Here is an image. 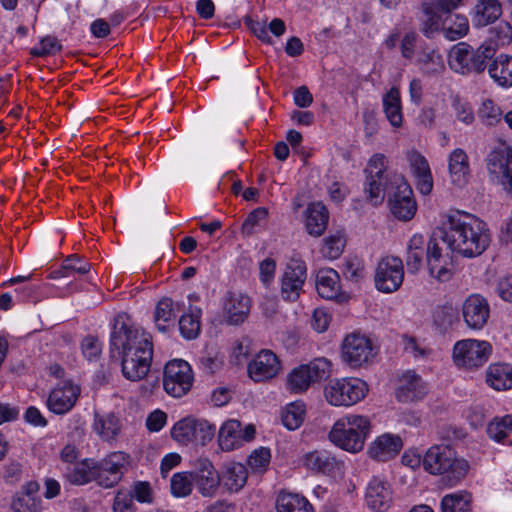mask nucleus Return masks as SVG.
I'll return each mask as SVG.
<instances>
[{
	"label": "nucleus",
	"instance_id": "1",
	"mask_svg": "<svg viewBox=\"0 0 512 512\" xmlns=\"http://www.w3.org/2000/svg\"><path fill=\"white\" fill-rule=\"evenodd\" d=\"M365 173L364 191L370 203L381 204L387 194L390 211L397 219L409 221L414 217L417 205L413 191L401 174L387 172L385 155H373Z\"/></svg>",
	"mask_w": 512,
	"mask_h": 512
},
{
	"label": "nucleus",
	"instance_id": "2",
	"mask_svg": "<svg viewBox=\"0 0 512 512\" xmlns=\"http://www.w3.org/2000/svg\"><path fill=\"white\" fill-rule=\"evenodd\" d=\"M110 353L112 357L121 358L126 379L139 381L150 370L153 344L144 331L117 319L110 335Z\"/></svg>",
	"mask_w": 512,
	"mask_h": 512
},
{
	"label": "nucleus",
	"instance_id": "3",
	"mask_svg": "<svg viewBox=\"0 0 512 512\" xmlns=\"http://www.w3.org/2000/svg\"><path fill=\"white\" fill-rule=\"evenodd\" d=\"M441 239L451 251L463 257L474 258L488 248L491 233L480 218L456 211L448 216L447 227L441 231Z\"/></svg>",
	"mask_w": 512,
	"mask_h": 512
},
{
	"label": "nucleus",
	"instance_id": "4",
	"mask_svg": "<svg viewBox=\"0 0 512 512\" xmlns=\"http://www.w3.org/2000/svg\"><path fill=\"white\" fill-rule=\"evenodd\" d=\"M423 467L434 475L446 474L442 481L454 486L466 476L469 464L464 459L456 458L454 450L449 446L434 445L426 452Z\"/></svg>",
	"mask_w": 512,
	"mask_h": 512
},
{
	"label": "nucleus",
	"instance_id": "5",
	"mask_svg": "<svg viewBox=\"0 0 512 512\" xmlns=\"http://www.w3.org/2000/svg\"><path fill=\"white\" fill-rule=\"evenodd\" d=\"M370 430L371 422L367 416L350 414L334 423L329 440L343 450L356 453L363 449Z\"/></svg>",
	"mask_w": 512,
	"mask_h": 512
},
{
	"label": "nucleus",
	"instance_id": "6",
	"mask_svg": "<svg viewBox=\"0 0 512 512\" xmlns=\"http://www.w3.org/2000/svg\"><path fill=\"white\" fill-rule=\"evenodd\" d=\"M496 46V44L489 41L473 48L465 42H459L450 50L449 66L460 74L482 73L487 67V61L495 55Z\"/></svg>",
	"mask_w": 512,
	"mask_h": 512
},
{
	"label": "nucleus",
	"instance_id": "7",
	"mask_svg": "<svg viewBox=\"0 0 512 512\" xmlns=\"http://www.w3.org/2000/svg\"><path fill=\"white\" fill-rule=\"evenodd\" d=\"M368 393V385L359 378H342L330 381L324 395L327 402L333 406H352Z\"/></svg>",
	"mask_w": 512,
	"mask_h": 512
},
{
	"label": "nucleus",
	"instance_id": "8",
	"mask_svg": "<svg viewBox=\"0 0 512 512\" xmlns=\"http://www.w3.org/2000/svg\"><path fill=\"white\" fill-rule=\"evenodd\" d=\"M330 362L325 358H316L308 364L295 367L287 375L286 389L294 394H301L312 383L321 381L330 375Z\"/></svg>",
	"mask_w": 512,
	"mask_h": 512
},
{
	"label": "nucleus",
	"instance_id": "9",
	"mask_svg": "<svg viewBox=\"0 0 512 512\" xmlns=\"http://www.w3.org/2000/svg\"><path fill=\"white\" fill-rule=\"evenodd\" d=\"M376 347L371 339L360 333L347 335L342 343V359L352 368L370 364L376 356Z\"/></svg>",
	"mask_w": 512,
	"mask_h": 512
},
{
	"label": "nucleus",
	"instance_id": "10",
	"mask_svg": "<svg viewBox=\"0 0 512 512\" xmlns=\"http://www.w3.org/2000/svg\"><path fill=\"white\" fill-rule=\"evenodd\" d=\"M492 347L487 341L465 339L456 342L453 360L459 367L474 369L483 366L489 359Z\"/></svg>",
	"mask_w": 512,
	"mask_h": 512
},
{
	"label": "nucleus",
	"instance_id": "11",
	"mask_svg": "<svg viewBox=\"0 0 512 512\" xmlns=\"http://www.w3.org/2000/svg\"><path fill=\"white\" fill-rule=\"evenodd\" d=\"M193 383V372L191 366L182 359L169 361L164 368L163 387L165 391L180 398L188 393Z\"/></svg>",
	"mask_w": 512,
	"mask_h": 512
},
{
	"label": "nucleus",
	"instance_id": "12",
	"mask_svg": "<svg viewBox=\"0 0 512 512\" xmlns=\"http://www.w3.org/2000/svg\"><path fill=\"white\" fill-rule=\"evenodd\" d=\"M486 166L491 179L512 196V147L494 148L487 155Z\"/></svg>",
	"mask_w": 512,
	"mask_h": 512
},
{
	"label": "nucleus",
	"instance_id": "13",
	"mask_svg": "<svg viewBox=\"0 0 512 512\" xmlns=\"http://www.w3.org/2000/svg\"><path fill=\"white\" fill-rule=\"evenodd\" d=\"M404 280L403 261L399 257L386 256L376 267L374 282L377 290L383 293L397 291Z\"/></svg>",
	"mask_w": 512,
	"mask_h": 512
},
{
	"label": "nucleus",
	"instance_id": "14",
	"mask_svg": "<svg viewBox=\"0 0 512 512\" xmlns=\"http://www.w3.org/2000/svg\"><path fill=\"white\" fill-rule=\"evenodd\" d=\"M129 464V456L123 452L110 454L99 463L94 462V474L97 484L104 488L117 485Z\"/></svg>",
	"mask_w": 512,
	"mask_h": 512
},
{
	"label": "nucleus",
	"instance_id": "15",
	"mask_svg": "<svg viewBox=\"0 0 512 512\" xmlns=\"http://www.w3.org/2000/svg\"><path fill=\"white\" fill-rule=\"evenodd\" d=\"M190 477L197 491L203 497L212 498L216 496L220 488L221 478L208 458L200 457L194 461Z\"/></svg>",
	"mask_w": 512,
	"mask_h": 512
},
{
	"label": "nucleus",
	"instance_id": "16",
	"mask_svg": "<svg viewBox=\"0 0 512 512\" xmlns=\"http://www.w3.org/2000/svg\"><path fill=\"white\" fill-rule=\"evenodd\" d=\"M307 278V267L300 259H291L283 272L281 278V296L285 301H296Z\"/></svg>",
	"mask_w": 512,
	"mask_h": 512
},
{
	"label": "nucleus",
	"instance_id": "17",
	"mask_svg": "<svg viewBox=\"0 0 512 512\" xmlns=\"http://www.w3.org/2000/svg\"><path fill=\"white\" fill-rule=\"evenodd\" d=\"M81 393L78 385L71 381H64L51 390L47 398V408L54 414L63 415L69 412L76 404Z\"/></svg>",
	"mask_w": 512,
	"mask_h": 512
},
{
	"label": "nucleus",
	"instance_id": "18",
	"mask_svg": "<svg viewBox=\"0 0 512 512\" xmlns=\"http://www.w3.org/2000/svg\"><path fill=\"white\" fill-rule=\"evenodd\" d=\"M304 465L311 471L336 477L343 474L344 463L327 450H314L305 455Z\"/></svg>",
	"mask_w": 512,
	"mask_h": 512
},
{
	"label": "nucleus",
	"instance_id": "19",
	"mask_svg": "<svg viewBox=\"0 0 512 512\" xmlns=\"http://www.w3.org/2000/svg\"><path fill=\"white\" fill-rule=\"evenodd\" d=\"M462 313L464 321L469 328L480 330L489 319L490 307L484 297L473 294L464 301Z\"/></svg>",
	"mask_w": 512,
	"mask_h": 512
},
{
	"label": "nucleus",
	"instance_id": "20",
	"mask_svg": "<svg viewBox=\"0 0 512 512\" xmlns=\"http://www.w3.org/2000/svg\"><path fill=\"white\" fill-rule=\"evenodd\" d=\"M280 370L278 357L270 350H262L248 365L249 376L256 382L271 379Z\"/></svg>",
	"mask_w": 512,
	"mask_h": 512
},
{
	"label": "nucleus",
	"instance_id": "21",
	"mask_svg": "<svg viewBox=\"0 0 512 512\" xmlns=\"http://www.w3.org/2000/svg\"><path fill=\"white\" fill-rule=\"evenodd\" d=\"M365 501L367 506L376 512L386 511L392 503L390 484L378 477L371 479L366 488Z\"/></svg>",
	"mask_w": 512,
	"mask_h": 512
},
{
	"label": "nucleus",
	"instance_id": "22",
	"mask_svg": "<svg viewBox=\"0 0 512 512\" xmlns=\"http://www.w3.org/2000/svg\"><path fill=\"white\" fill-rule=\"evenodd\" d=\"M250 298L242 293L229 292L224 303L225 321L229 325H240L250 312Z\"/></svg>",
	"mask_w": 512,
	"mask_h": 512
},
{
	"label": "nucleus",
	"instance_id": "23",
	"mask_svg": "<svg viewBox=\"0 0 512 512\" xmlns=\"http://www.w3.org/2000/svg\"><path fill=\"white\" fill-rule=\"evenodd\" d=\"M426 393V387L419 375L414 371L405 372L399 379L396 397L400 402H412L421 399Z\"/></svg>",
	"mask_w": 512,
	"mask_h": 512
},
{
	"label": "nucleus",
	"instance_id": "24",
	"mask_svg": "<svg viewBox=\"0 0 512 512\" xmlns=\"http://www.w3.org/2000/svg\"><path fill=\"white\" fill-rule=\"evenodd\" d=\"M502 15V5L499 0H477L471 13L473 26L485 27L494 23Z\"/></svg>",
	"mask_w": 512,
	"mask_h": 512
},
{
	"label": "nucleus",
	"instance_id": "25",
	"mask_svg": "<svg viewBox=\"0 0 512 512\" xmlns=\"http://www.w3.org/2000/svg\"><path fill=\"white\" fill-rule=\"evenodd\" d=\"M442 249L436 239H430L426 243V260L429 273L439 281H447L451 278V271L446 267V260L442 256Z\"/></svg>",
	"mask_w": 512,
	"mask_h": 512
},
{
	"label": "nucleus",
	"instance_id": "26",
	"mask_svg": "<svg viewBox=\"0 0 512 512\" xmlns=\"http://www.w3.org/2000/svg\"><path fill=\"white\" fill-rule=\"evenodd\" d=\"M402 440L399 436L383 434L369 447V455L377 461H387L396 456L402 448Z\"/></svg>",
	"mask_w": 512,
	"mask_h": 512
},
{
	"label": "nucleus",
	"instance_id": "27",
	"mask_svg": "<svg viewBox=\"0 0 512 512\" xmlns=\"http://www.w3.org/2000/svg\"><path fill=\"white\" fill-rule=\"evenodd\" d=\"M431 321L439 334H446L459 323V312L452 304L436 306L431 312Z\"/></svg>",
	"mask_w": 512,
	"mask_h": 512
},
{
	"label": "nucleus",
	"instance_id": "28",
	"mask_svg": "<svg viewBox=\"0 0 512 512\" xmlns=\"http://www.w3.org/2000/svg\"><path fill=\"white\" fill-rule=\"evenodd\" d=\"M316 289L322 298L335 299L341 291L338 272L332 268L320 269L316 275Z\"/></svg>",
	"mask_w": 512,
	"mask_h": 512
},
{
	"label": "nucleus",
	"instance_id": "29",
	"mask_svg": "<svg viewBox=\"0 0 512 512\" xmlns=\"http://www.w3.org/2000/svg\"><path fill=\"white\" fill-rule=\"evenodd\" d=\"M449 174L451 182L463 187L469 179L470 168L466 152L460 148L453 150L449 156Z\"/></svg>",
	"mask_w": 512,
	"mask_h": 512
},
{
	"label": "nucleus",
	"instance_id": "30",
	"mask_svg": "<svg viewBox=\"0 0 512 512\" xmlns=\"http://www.w3.org/2000/svg\"><path fill=\"white\" fill-rule=\"evenodd\" d=\"M329 213L326 207L320 203H312L306 209V229L315 237L321 236L328 224Z\"/></svg>",
	"mask_w": 512,
	"mask_h": 512
},
{
	"label": "nucleus",
	"instance_id": "31",
	"mask_svg": "<svg viewBox=\"0 0 512 512\" xmlns=\"http://www.w3.org/2000/svg\"><path fill=\"white\" fill-rule=\"evenodd\" d=\"M490 77L502 87H512V56L500 54L488 67Z\"/></svg>",
	"mask_w": 512,
	"mask_h": 512
},
{
	"label": "nucleus",
	"instance_id": "32",
	"mask_svg": "<svg viewBox=\"0 0 512 512\" xmlns=\"http://www.w3.org/2000/svg\"><path fill=\"white\" fill-rule=\"evenodd\" d=\"M423 19L421 23V32L428 38L436 32L443 30L444 14L433 6L430 0H424L422 3Z\"/></svg>",
	"mask_w": 512,
	"mask_h": 512
},
{
	"label": "nucleus",
	"instance_id": "33",
	"mask_svg": "<svg viewBox=\"0 0 512 512\" xmlns=\"http://www.w3.org/2000/svg\"><path fill=\"white\" fill-rule=\"evenodd\" d=\"M426 255V242L422 235H413L407 245L406 266L410 273H417Z\"/></svg>",
	"mask_w": 512,
	"mask_h": 512
},
{
	"label": "nucleus",
	"instance_id": "34",
	"mask_svg": "<svg viewBox=\"0 0 512 512\" xmlns=\"http://www.w3.org/2000/svg\"><path fill=\"white\" fill-rule=\"evenodd\" d=\"M241 423L238 420L226 421L219 430L218 442L223 451H232L242 446Z\"/></svg>",
	"mask_w": 512,
	"mask_h": 512
},
{
	"label": "nucleus",
	"instance_id": "35",
	"mask_svg": "<svg viewBox=\"0 0 512 512\" xmlns=\"http://www.w3.org/2000/svg\"><path fill=\"white\" fill-rule=\"evenodd\" d=\"M277 512H313L309 501L295 493L280 492L276 500Z\"/></svg>",
	"mask_w": 512,
	"mask_h": 512
},
{
	"label": "nucleus",
	"instance_id": "36",
	"mask_svg": "<svg viewBox=\"0 0 512 512\" xmlns=\"http://www.w3.org/2000/svg\"><path fill=\"white\" fill-rule=\"evenodd\" d=\"M487 383L495 390L512 388V367L508 364H493L487 370Z\"/></svg>",
	"mask_w": 512,
	"mask_h": 512
},
{
	"label": "nucleus",
	"instance_id": "37",
	"mask_svg": "<svg viewBox=\"0 0 512 512\" xmlns=\"http://www.w3.org/2000/svg\"><path fill=\"white\" fill-rule=\"evenodd\" d=\"M176 314L174 302L171 298L164 297L156 305L154 321L157 329L165 333L174 326Z\"/></svg>",
	"mask_w": 512,
	"mask_h": 512
},
{
	"label": "nucleus",
	"instance_id": "38",
	"mask_svg": "<svg viewBox=\"0 0 512 512\" xmlns=\"http://www.w3.org/2000/svg\"><path fill=\"white\" fill-rule=\"evenodd\" d=\"M383 108L387 119L394 127H400L402 124V107L400 92L396 87H392L383 96Z\"/></svg>",
	"mask_w": 512,
	"mask_h": 512
},
{
	"label": "nucleus",
	"instance_id": "39",
	"mask_svg": "<svg viewBox=\"0 0 512 512\" xmlns=\"http://www.w3.org/2000/svg\"><path fill=\"white\" fill-rule=\"evenodd\" d=\"M469 31V22L466 16L461 14L448 15L444 19L443 34L450 41L464 37Z\"/></svg>",
	"mask_w": 512,
	"mask_h": 512
},
{
	"label": "nucleus",
	"instance_id": "40",
	"mask_svg": "<svg viewBox=\"0 0 512 512\" xmlns=\"http://www.w3.org/2000/svg\"><path fill=\"white\" fill-rule=\"evenodd\" d=\"M471 494L467 491H459L445 495L441 500L442 512H470Z\"/></svg>",
	"mask_w": 512,
	"mask_h": 512
},
{
	"label": "nucleus",
	"instance_id": "41",
	"mask_svg": "<svg viewBox=\"0 0 512 512\" xmlns=\"http://www.w3.org/2000/svg\"><path fill=\"white\" fill-rule=\"evenodd\" d=\"M201 309L190 308L188 313L183 314L179 319V330L182 336L188 340L195 339L201 330Z\"/></svg>",
	"mask_w": 512,
	"mask_h": 512
},
{
	"label": "nucleus",
	"instance_id": "42",
	"mask_svg": "<svg viewBox=\"0 0 512 512\" xmlns=\"http://www.w3.org/2000/svg\"><path fill=\"white\" fill-rule=\"evenodd\" d=\"M66 479L75 485H83L95 481L94 462L88 459L74 466L65 473Z\"/></svg>",
	"mask_w": 512,
	"mask_h": 512
},
{
	"label": "nucleus",
	"instance_id": "43",
	"mask_svg": "<svg viewBox=\"0 0 512 512\" xmlns=\"http://www.w3.org/2000/svg\"><path fill=\"white\" fill-rule=\"evenodd\" d=\"M94 430L106 441L114 440L120 431L118 418L114 414L95 417Z\"/></svg>",
	"mask_w": 512,
	"mask_h": 512
},
{
	"label": "nucleus",
	"instance_id": "44",
	"mask_svg": "<svg viewBox=\"0 0 512 512\" xmlns=\"http://www.w3.org/2000/svg\"><path fill=\"white\" fill-rule=\"evenodd\" d=\"M248 472L241 463H231L225 472V484L230 491L238 492L247 482Z\"/></svg>",
	"mask_w": 512,
	"mask_h": 512
},
{
	"label": "nucleus",
	"instance_id": "45",
	"mask_svg": "<svg viewBox=\"0 0 512 512\" xmlns=\"http://www.w3.org/2000/svg\"><path fill=\"white\" fill-rule=\"evenodd\" d=\"M417 63L426 74H435L444 70V61L436 50L424 49L417 58Z\"/></svg>",
	"mask_w": 512,
	"mask_h": 512
},
{
	"label": "nucleus",
	"instance_id": "46",
	"mask_svg": "<svg viewBox=\"0 0 512 512\" xmlns=\"http://www.w3.org/2000/svg\"><path fill=\"white\" fill-rule=\"evenodd\" d=\"M90 270V264L81 260L77 255H70L67 257L61 268L53 272V278L57 277H70L73 273L81 275L86 274Z\"/></svg>",
	"mask_w": 512,
	"mask_h": 512
},
{
	"label": "nucleus",
	"instance_id": "47",
	"mask_svg": "<svg viewBox=\"0 0 512 512\" xmlns=\"http://www.w3.org/2000/svg\"><path fill=\"white\" fill-rule=\"evenodd\" d=\"M216 427L203 419H193L192 443L204 446L215 435Z\"/></svg>",
	"mask_w": 512,
	"mask_h": 512
},
{
	"label": "nucleus",
	"instance_id": "48",
	"mask_svg": "<svg viewBox=\"0 0 512 512\" xmlns=\"http://www.w3.org/2000/svg\"><path fill=\"white\" fill-rule=\"evenodd\" d=\"M305 406L297 401L290 403L282 414V422L289 430L297 429L303 422Z\"/></svg>",
	"mask_w": 512,
	"mask_h": 512
},
{
	"label": "nucleus",
	"instance_id": "49",
	"mask_svg": "<svg viewBox=\"0 0 512 512\" xmlns=\"http://www.w3.org/2000/svg\"><path fill=\"white\" fill-rule=\"evenodd\" d=\"M487 433L492 439L505 443L512 434V416H505L500 420L490 422Z\"/></svg>",
	"mask_w": 512,
	"mask_h": 512
},
{
	"label": "nucleus",
	"instance_id": "50",
	"mask_svg": "<svg viewBox=\"0 0 512 512\" xmlns=\"http://www.w3.org/2000/svg\"><path fill=\"white\" fill-rule=\"evenodd\" d=\"M193 485L190 472L176 473L171 478V492L176 497H186L190 495Z\"/></svg>",
	"mask_w": 512,
	"mask_h": 512
},
{
	"label": "nucleus",
	"instance_id": "51",
	"mask_svg": "<svg viewBox=\"0 0 512 512\" xmlns=\"http://www.w3.org/2000/svg\"><path fill=\"white\" fill-rule=\"evenodd\" d=\"M193 436V419L184 418L177 423L171 429V437L180 444L192 443Z\"/></svg>",
	"mask_w": 512,
	"mask_h": 512
},
{
	"label": "nucleus",
	"instance_id": "52",
	"mask_svg": "<svg viewBox=\"0 0 512 512\" xmlns=\"http://www.w3.org/2000/svg\"><path fill=\"white\" fill-rule=\"evenodd\" d=\"M500 108L490 99L482 102L478 110V117L486 126H493L501 120Z\"/></svg>",
	"mask_w": 512,
	"mask_h": 512
},
{
	"label": "nucleus",
	"instance_id": "53",
	"mask_svg": "<svg viewBox=\"0 0 512 512\" xmlns=\"http://www.w3.org/2000/svg\"><path fill=\"white\" fill-rule=\"evenodd\" d=\"M11 508L14 512H39L41 500L38 497L16 494L12 500Z\"/></svg>",
	"mask_w": 512,
	"mask_h": 512
},
{
	"label": "nucleus",
	"instance_id": "54",
	"mask_svg": "<svg viewBox=\"0 0 512 512\" xmlns=\"http://www.w3.org/2000/svg\"><path fill=\"white\" fill-rule=\"evenodd\" d=\"M345 241L340 233L324 239L322 254L329 259H337L343 252Z\"/></svg>",
	"mask_w": 512,
	"mask_h": 512
},
{
	"label": "nucleus",
	"instance_id": "55",
	"mask_svg": "<svg viewBox=\"0 0 512 512\" xmlns=\"http://www.w3.org/2000/svg\"><path fill=\"white\" fill-rule=\"evenodd\" d=\"M268 211L264 207H258L250 212L242 224V233L250 236L256 232V228L267 218Z\"/></svg>",
	"mask_w": 512,
	"mask_h": 512
},
{
	"label": "nucleus",
	"instance_id": "56",
	"mask_svg": "<svg viewBox=\"0 0 512 512\" xmlns=\"http://www.w3.org/2000/svg\"><path fill=\"white\" fill-rule=\"evenodd\" d=\"M113 512H136V506L131 491L126 489L119 490L113 501Z\"/></svg>",
	"mask_w": 512,
	"mask_h": 512
},
{
	"label": "nucleus",
	"instance_id": "57",
	"mask_svg": "<svg viewBox=\"0 0 512 512\" xmlns=\"http://www.w3.org/2000/svg\"><path fill=\"white\" fill-rule=\"evenodd\" d=\"M404 350L416 359H426L431 354V349L421 344L416 338L410 336L403 337Z\"/></svg>",
	"mask_w": 512,
	"mask_h": 512
},
{
	"label": "nucleus",
	"instance_id": "58",
	"mask_svg": "<svg viewBox=\"0 0 512 512\" xmlns=\"http://www.w3.org/2000/svg\"><path fill=\"white\" fill-rule=\"evenodd\" d=\"M270 451L267 448L255 450L248 458L249 467L255 472H262L270 462Z\"/></svg>",
	"mask_w": 512,
	"mask_h": 512
},
{
	"label": "nucleus",
	"instance_id": "59",
	"mask_svg": "<svg viewBox=\"0 0 512 512\" xmlns=\"http://www.w3.org/2000/svg\"><path fill=\"white\" fill-rule=\"evenodd\" d=\"M62 46L56 37L46 36L41 39L40 47L33 48L31 54L36 57H43L61 51Z\"/></svg>",
	"mask_w": 512,
	"mask_h": 512
},
{
	"label": "nucleus",
	"instance_id": "60",
	"mask_svg": "<svg viewBox=\"0 0 512 512\" xmlns=\"http://www.w3.org/2000/svg\"><path fill=\"white\" fill-rule=\"evenodd\" d=\"M342 273L347 280L359 282L363 278L364 269L357 259H348L343 265Z\"/></svg>",
	"mask_w": 512,
	"mask_h": 512
},
{
	"label": "nucleus",
	"instance_id": "61",
	"mask_svg": "<svg viewBox=\"0 0 512 512\" xmlns=\"http://www.w3.org/2000/svg\"><path fill=\"white\" fill-rule=\"evenodd\" d=\"M130 491L133 494V499L135 498L140 503H152L153 501L152 489L148 482H135Z\"/></svg>",
	"mask_w": 512,
	"mask_h": 512
},
{
	"label": "nucleus",
	"instance_id": "62",
	"mask_svg": "<svg viewBox=\"0 0 512 512\" xmlns=\"http://www.w3.org/2000/svg\"><path fill=\"white\" fill-rule=\"evenodd\" d=\"M82 352L88 360L96 359L101 354V344L94 336H86L82 341Z\"/></svg>",
	"mask_w": 512,
	"mask_h": 512
},
{
	"label": "nucleus",
	"instance_id": "63",
	"mask_svg": "<svg viewBox=\"0 0 512 512\" xmlns=\"http://www.w3.org/2000/svg\"><path fill=\"white\" fill-rule=\"evenodd\" d=\"M453 106L456 118L459 121L463 122L466 125H469L474 121L473 110L467 102L455 100Z\"/></svg>",
	"mask_w": 512,
	"mask_h": 512
},
{
	"label": "nucleus",
	"instance_id": "64",
	"mask_svg": "<svg viewBox=\"0 0 512 512\" xmlns=\"http://www.w3.org/2000/svg\"><path fill=\"white\" fill-rule=\"evenodd\" d=\"M276 270V262L272 258H266L259 264L260 280L268 285L274 278Z\"/></svg>",
	"mask_w": 512,
	"mask_h": 512
}]
</instances>
